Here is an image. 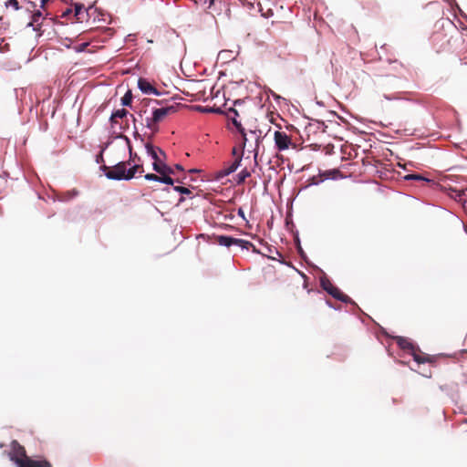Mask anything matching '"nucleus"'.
<instances>
[{
    "instance_id": "f257e3e1",
    "label": "nucleus",
    "mask_w": 467,
    "mask_h": 467,
    "mask_svg": "<svg viewBox=\"0 0 467 467\" xmlns=\"http://www.w3.org/2000/svg\"><path fill=\"white\" fill-rule=\"evenodd\" d=\"M227 117L228 119H232L234 125L242 134L244 147L252 148V151H254V159H256L258 155L259 145L261 142V130H250L249 133L245 132L240 121L237 120V117H239V112L236 109L230 108L227 112Z\"/></svg>"
},
{
    "instance_id": "f03ea898",
    "label": "nucleus",
    "mask_w": 467,
    "mask_h": 467,
    "mask_svg": "<svg viewBox=\"0 0 467 467\" xmlns=\"http://www.w3.org/2000/svg\"><path fill=\"white\" fill-rule=\"evenodd\" d=\"M179 104L173 103L166 107L155 109L150 118L146 119V127L150 129L153 133L158 132V124L161 122L167 116L173 114L177 111Z\"/></svg>"
},
{
    "instance_id": "7ed1b4c3",
    "label": "nucleus",
    "mask_w": 467,
    "mask_h": 467,
    "mask_svg": "<svg viewBox=\"0 0 467 467\" xmlns=\"http://www.w3.org/2000/svg\"><path fill=\"white\" fill-rule=\"evenodd\" d=\"M147 153L153 159V170L159 174L174 173V170L164 163L166 153L159 147L146 144Z\"/></svg>"
},
{
    "instance_id": "20e7f679",
    "label": "nucleus",
    "mask_w": 467,
    "mask_h": 467,
    "mask_svg": "<svg viewBox=\"0 0 467 467\" xmlns=\"http://www.w3.org/2000/svg\"><path fill=\"white\" fill-rule=\"evenodd\" d=\"M130 164V161H120L114 165L113 167H108L106 165L101 168L106 171L105 175L108 179L110 180H129L128 179V170L127 165Z\"/></svg>"
},
{
    "instance_id": "39448f33",
    "label": "nucleus",
    "mask_w": 467,
    "mask_h": 467,
    "mask_svg": "<svg viewBox=\"0 0 467 467\" xmlns=\"http://www.w3.org/2000/svg\"><path fill=\"white\" fill-rule=\"evenodd\" d=\"M213 240L215 244L222 246L230 247L231 245L235 244L241 246L243 249L248 250L253 248L254 252H257L255 246L251 242L246 240L237 239L226 235H214Z\"/></svg>"
},
{
    "instance_id": "423d86ee",
    "label": "nucleus",
    "mask_w": 467,
    "mask_h": 467,
    "mask_svg": "<svg viewBox=\"0 0 467 467\" xmlns=\"http://www.w3.org/2000/svg\"><path fill=\"white\" fill-rule=\"evenodd\" d=\"M320 285L321 287L334 298L344 303L355 304L348 296L345 295L339 288L335 286L327 277H322L320 279Z\"/></svg>"
},
{
    "instance_id": "0eeeda50",
    "label": "nucleus",
    "mask_w": 467,
    "mask_h": 467,
    "mask_svg": "<svg viewBox=\"0 0 467 467\" xmlns=\"http://www.w3.org/2000/svg\"><path fill=\"white\" fill-rule=\"evenodd\" d=\"M275 145L277 150L284 151L291 146L295 147L292 139L285 131L275 130L274 133Z\"/></svg>"
},
{
    "instance_id": "6e6552de",
    "label": "nucleus",
    "mask_w": 467,
    "mask_h": 467,
    "mask_svg": "<svg viewBox=\"0 0 467 467\" xmlns=\"http://www.w3.org/2000/svg\"><path fill=\"white\" fill-rule=\"evenodd\" d=\"M11 451L9 452V458L12 462H14L17 466L18 462H24L28 456L26 455V451L24 446H22L17 441H12Z\"/></svg>"
},
{
    "instance_id": "1a4fd4ad",
    "label": "nucleus",
    "mask_w": 467,
    "mask_h": 467,
    "mask_svg": "<svg viewBox=\"0 0 467 467\" xmlns=\"http://www.w3.org/2000/svg\"><path fill=\"white\" fill-rule=\"evenodd\" d=\"M18 467H52L51 463L47 460H34L30 457L18 462Z\"/></svg>"
},
{
    "instance_id": "9d476101",
    "label": "nucleus",
    "mask_w": 467,
    "mask_h": 467,
    "mask_svg": "<svg viewBox=\"0 0 467 467\" xmlns=\"http://www.w3.org/2000/svg\"><path fill=\"white\" fill-rule=\"evenodd\" d=\"M139 88L145 94H155L159 95V91L145 78H140L138 81Z\"/></svg>"
},
{
    "instance_id": "9b49d317",
    "label": "nucleus",
    "mask_w": 467,
    "mask_h": 467,
    "mask_svg": "<svg viewBox=\"0 0 467 467\" xmlns=\"http://www.w3.org/2000/svg\"><path fill=\"white\" fill-rule=\"evenodd\" d=\"M241 162V157L236 158L228 167L219 171L218 177L223 178L235 171Z\"/></svg>"
},
{
    "instance_id": "f8f14e48",
    "label": "nucleus",
    "mask_w": 467,
    "mask_h": 467,
    "mask_svg": "<svg viewBox=\"0 0 467 467\" xmlns=\"http://www.w3.org/2000/svg\"><path fill=\"white\" fill-rule=\"evenodd\" d=\"M411 355L413 356L414 360L418 363L432 361V358L431 356L420 353V349L416 348L412 350Z\"/></svg>"
},
{
    "instance_id": "ddd939ff",
    "label": "nucleus",
    "mask_w": 467,
    "mask_h": 467,
    "mask_svg": "<svg viewBox=\"0 0 467 467\" xmlns=\"http://www.w3.org/2000/svg\"><path fill=\"white\" fill-rule=\"evenodd\" d=\"M396 342L400 348L410 350V353L415 348L413 343L406 337H398Z\"/></svg>"
},
{
    "instance_id": "4468645a",
    "label": "nucleus",
    "mask_w": 467,
    "mask_h": 467,
    "mask_svg": "<svg viewBox=\"0 0 467 467\" xmlns=\"http://www.w3.org/2000/svg\"><path fill=\"white\" fill-rule=\"evenodd\" d=\"M143 166L135 164L128 170V179H132L137 172H143Z\"/></svg>"
},
{
    "instance_id": "2eb2a0df",
    "label": "nucleus",
    "mask_w": 467,
    "mask_h": 467,
    "mask_svg": "<svg viewBox=\"0 0 467 467\" xmlns=\"http://www.w3.org/2000/svg\"><path fill=\"white\" fill-rule=\"evenodd\" d=\"M127 114H128L127 109H118L112 113V115L110 117V121L113 123V122H115V119H117V118L122 119V118L126 117Z\"/></svg>"
},
{
    "instance_id": "dca6fc26",
    "label": "nucleus",
    "mask_w": 467,
    "mask_h": 467,
    "mask_svg": "<svg viewBox=\"0 0 467 467\" xmlns=\"http://www.w3.org/2000/svg\"><path fill=\"white\" fill-rule=\"evenodd\" d=\"M132 102V94L130 90H128L121 99L123 106H130Z\"/></svg>"
},
{
    "instance_id": "f3484780",
    "label": "nucleus",
    "mask_w": 467,
    "mask_h": 467,
    "mask_svg": "<svg viewBox=\"0 0 467 467\" xmlns=\"http://www.w3.org/2000/svg\"><path fill=\"white\" fill-rule=\"evenodd\" d=\"M251 173L246 169L241 171L238 174V183H242L245 181L246 178L250 177Z\"/></svg>"
},
{
    "instance_id": "a211bd4d",
    "label": "nucleus",
    "mask_w": 467,
    "mask_h": 467,
    "mask_svg": "<svg viewBox=\"0 0 467 467\" xmlns=\"http://www.w3.org/2000/svg\"><path fill=\"white\" fill-rule=\"evenodd\" d=\"M171 173L160 174V182L166 184H173V180L169 176Z\"/></svg>"
},
{
    "instance_id": "6ab92c4d",
    "label": "nucleus",
    "mask_w": 467,
    "mask_h": 467,
    "mask_svg": "<svg viewBox=\"0 0 467 467\" xmlns=\"http://www.w3.org/2000/svg\"><path fill=\"white\" fill-rule=\"evenodd\" d=\"M455 192L454 198L459 199V201L465 202L466 189L453 191Z\"/></svg>"
},
{
    "instance_id": "aec40b11",
    "label": "nucleus",
    "mask_w": 467,
    "mask_h": 467,
    "mask_svg": "<svg viewBox=\"0 0 467 467\" xmlns=\"http://www.w3.org/2000/svg\"><path fill=\"white\" fill-rule=\"evenodd\" d=\"M174 190L182 194H191L192 192L190 189L186 188V187H183V186H175L174 187Z\"/></svg>"
},
{
    "instance_id": "412c9836",
    "label": "nucleus",
    "mask_w": 467,
    "mask_h": 467,
    "mask_svg": "<svg viewBox=\"0 0 467 467\" xmlns=\"http://www.w3.org/2000/svg\"><path fill=\"white\" fill-rule=\"evenodd\" d=\"M406 180H415V181H427L425 178L419 174H410L405 177Z\"/></svg>"
},
{
    "instance_id": "4be33fe9",
    "label": "nucleus",
    "mask_w": 467,
    "mask_h": 467,
    "mask_svg": "<svg viewBox=\"0 0 467 467\" xmlns=\"http://www.w3.org/2000/svg\"><path fill=\"white\" fill-rule=\"evenodd\" d=\"M6 7L12 6L14 9L18 10L19 9V4L17 0H8L5 3Z\"/></svg>"
},
{
    "instance_id": "5701e85b",
    "label": "nucleus",
    "mask_w": 467,
    "mask_h": 467,
    "mask_svg": "<svg viewBox=\"0 0 467 467\" xmlns=\"http://www.w3.org/2000/svg\"><path fill=\"white\" fill-rule=\"evenodd\" d=\"M145 179L148 181L160 182V176L154 173H148L145 175Z\"/></svg>"
},
{
    "instance_id": "b1692460",
    "label": "nucleus",
    "mask_w": 467,
    "mask_h": 467,
    "mask_svg": "<svg viewBox=\"0 0 467 467\" xmlns=\"http://www.w3.org/2000/svg\"><path fill=\"white\" fill-rule=\"evenodd\" d=\"M82 9H83V6L81 5H75V16H77V18L79 20L80 17V14L82 12Z\"/></svg>"
},
{
    "instance_id": "393cba45",
    "label": "nucleus",
    "mask_w": 467,
    "mask_h": 467,
    "mask_svg": "<svg viewBox=\"0 0 467 467\" xmlns=\"http://www.w3.org/2000/svg\"><path fill=\"white\" fill-rule=\"evenodd\" d=\"M41 16H42V14L40 11L36 12L33 15V21H32V23H30V25H33L34 23H38Z\"/></svg>"
},
{
    "instance_id": "a878e982",
    "label": "nucleus",
    "mask_w": 467,
    "mask_h": 467,
    "mask_svg": "<svg viewBox=\"0 0 467 467\" xmlns=\"http://www.w3.org/2000/svg\"><path fill=\"white\" fill-rule=\"evenodd\" d=\"M130 148V161H134V159L137 157V154L135 153L134 155L132 154V149H131V146L129 147Z\"/></svg>"
},
{
    "instance_id": "bb28decb",
    "label": "nucleus",
    "mask_w": 467,
    "mask_h": 467,
    "mask_svg": "<svg viewBox=\"0 0 467 467\" xmlns=\"http://www.w3.org/2000/svg\"><path fill=\"white\" fill-rule=\"evenodd\" d=\"M174 169L177 170V171H183V168L181 164H176L174 166Z\"/></svg>"
},
{
    "instance_id": "cd10ccee",
    "label": "nucleus",
    "mask_w": 467,
    "mask_h": 467,
    "mask_svg": "<svg viewBox=\"0 0 467 467\" xmlns=\"http://www.w3.org/2000/svg\"><path fill=\"white\" fill-rule=\"evenodd\" d=\"M238 214H239L240 216H242L243 218L244 217V212H243V210H242V209H239V211H238Z\"/></svg>"
},
{
    "instance_id": "c85d7f7f",
    "label": "nucleus",
    "mask_w": 467,
    "mask_h": 467,
    "mask_svg": "<svg viewBox=\"0 0 467 467\" xmlns=\"http://www.w3.org/2000/svg\"><path fill=\"white\" fill-rule=\"evenodd\" d=\"M234 105H235V106H236V105H241V103H240L239 101H235V102H234Z\"/></svg>"
},
{
    "instance_id": "c756f323",
    "label": "nucleus",
    "mask_w": 467,
    "mask_h": 467,
    "mask_svg": "<svg viewBox=\"0 0 467 467\" xmlns=\"http://www.w3.org/2000/svg\"><path fill=\"white\" fill-rule=\"evenodd\" d=\"M225 51H220L219 56H222Z\"/></svg>"
},
{
    "instance_id": "7c9ffc66",
    "label": "nucleus",
    "mask_w": 467,
    "mask_h": 467,
    "mask_svg": "<svg viewBox=\"0 0 467 467\" xmlns=\"http://www.w3.org/2000/svg\"><path fill=\"white\" fill-rule=\"evenodd\" d=\"M233 153H234V154H235V153H236V150H235V149H234V150H233Z\"/></svg>"
},
{
    "instance_id": "2f4dec72",
    "label": "nucleus",
    "mask_w": 467,
    "mask_h": 467,
    "mask_svg": "<svg viewBox=\"0 0 467 467\" xmlns=\"http://www.w3.org/2000/svg\"><path fill=\"white\" fill-rule=\"evenodd\" d=\"M465 201H467V188H466Z\"/></svg>"
},
{
    "instance_id": "473e14b6",
    "label": "nucleus",
    "mask_w": 467,
    "mask_h": 467,
    "mask_svg": "<svg viewBox=\"0 0 467 467\" xmlns=\"http://www.w3.org/2000/svg\"><path fill=\"white\" fill-rule=\"evenodd\" d=\"M178 0H174V2H177Z\"/></svg>"
}]
</instances>
